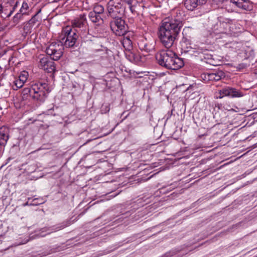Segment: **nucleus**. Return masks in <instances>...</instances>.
Masks as SVG:
<instances>
[{"label":"nucleus","instance_id":"nucleus-1","mask_svg":"<svg viewBox=\"0 0 257 257\" xmlns=\"http://www.w3.org/2000/svg\"><path fill=\"white\" fill-rule=\"evenodd\" d=\"M80 36V34L73 30L70 26H67L62 30L60 40L52 42L46 48L47 54L50 56L51 59L57 61L62 56L64 46L67 48L73 47Z\"/></svg>","mask_w":257,"mask_h":257},{"label":"nucleus","instance_id":"nucleus-2","mask_svg":"<svg viewBox=\"0 0 257 257\" xmlns=\"http://www.w3.org/2000/svg\"><path fill=\"white\" fill-rule=\"evenodd\" d=\"M183 26L181 15L166 18L161 22L158 37L162 44L166 48H171Z\"/></svg>","mask_w":257,"mask_h":257},{"label":"nucleus","instance_id":"nucleus-3","mask_svg":"<svg viewBox=\"0 0 257 257\" xmlns=\"http://www.w3.org/2000/svg\"><path fill=\"white\" fill-rule=\"evenodd\" d=\"M71 25V28L80 35L86 34L88 30L86 15L84 14H80L75 18L72 21Z\"/></svg>","mask_w":257,"mask_h":257},{"label":"nucleus","instance_id":"nucleus-4","mask_svg":"<svg viewBox=\"0 0 257 257\" xmlns=\"http://www.w3.org/2000/svg\"><path fill=\"white\" fill-rule=\"evenodd\" d=\"M110 27L111 31L117 36H124L128 32L127 25L121 18L112 20Z\"/></svg>","mask_w":257,"mask_h":257},{"label":"nucleus","instance_id":"nucleus-5","mask_svg":"<svg viewBox=\"0 0 257 257\" xmlns=\"http://www.w3.org/2000/svg\"><path fill=\"white\" fill-rule=\"evenodd\" d=\"M9 139V130L8 127L3 126L0 127V146L4 148Z\"/></svg>","mask_w":257,"mask_h":257},{"label":"nucleus","instance_id":"nucleus-6","mask_svg":"<svg viewBox=\"0 0 257 257\" xmlns=\"http://www.w3.org/2000/svg\"><path fill=\"white\" fill-rule=\"evenodd\" d=\"M230 2L244 10L250 11L252 9L251 3L248 0H230Z\"/></svg>","mask_w":257,"mask_h":257},{"label":"nucleus","instance_id":"nucleus-7","mask_svg":"<svg viewBox=\"0 0 257 257\" xmlns=\"http://www.w3.org/2000/svg\"><path fill=\"white\" fill-rule=\"evenodd\" d=\"M156 58L159 64H170L173 59L171 57L168 55L167 53L164 51L157 54Z\"/></svg>","mask_w":257,"mask_h":257},{"label":"nucleus","instance_id":"nucleus-8","mask_svg":"<svg viewBox=\"0 0 257 257\" xmlns=\"http://www.w3.org/2000/svg\"><path fill=\"white\" fill-rule=\"evenodd\" d=\"M66 226V225H59L58 226H53L46 228H43L41 231L37 234L39 237H44L47 234H50L51 232L60 230Z\"/></svg>","mask_w":257,"mask_h":257},{"label":"nucleus","instance_id":"nucleus-9","mask_svg":"<svg viewBox=\"0 0 257 257\" xmlns=\"http://www.w3.org/2000/svg\"><path fill=\"white\" fill-rule=\"evenodd\" d=\"M207 76L208 78H206V75L203 74L201 77L205 80L208 79V80L218 81L225 77V75L223 71L220 70L215 73L208 74Z\"/></svg>","mask_w":257,"mask_h":257},{"label":"nucleus","instance_id":"nucleus-10","mask_svg":"<svg viewBox=\"0 0 257 257\" xmlns=\"http://www.w3.org/2000/svg\"><path fill=\"white\" fill-rule=\"evenodd\" d=\"M107 10L109 16L112 18V20L121 18L120 12L116 6L109 5Z\"/></svg>","mask_w":257,"mask_h":257},{"label":"nucleus","instance_id":"nucleus-11","mask_svg":"<svg viewBox=\"0 0 257 257\" xmlns=\"http://www.w3.org/2000/svg\"><path fill=\"white\" fill-rule=\"evenodd\" d=\"M33 92L34 93V95L32 96L33 98L41 101L43 100L44 98L47 96L45 91L43 90H38L36 87V85L34 86L33 87Z\"/></svg>","mask_w":257,"mask_h":257},{"label":"nucleus","instance_id":"nucleus-12","mask_svg":"<svg viewBox=\"0 0 257 257\" xmlns=\"http://www.w3.org/2000/svg\"><path fill=\"white\" fill-rule=\"evenodd\" d=\"M97 52L98 53L97 55L100 56L101 59L103 60H108L111 56H112L111 51L105 47L97 50Z\"/></svg>","mask_w":257,"mask_h":257},{"label":"nucleus","instance_id":"nucleus-13","mask_svg":"<svg viewBox=\"0 0 257 257\" xmlns=\"http://www.w3.org/2000/svg\"><path fill=\"white\" fill-rule=\"evenodd\" d=\"M121 44L125 51L130 52L133 49L132 40L129 36L124 37L121 41Z\"/></svg>","mask_w":257,"mask_h":257},{"label":"nucleus","instance_id":"nucleus-14","mask_svg":"<svg viewBox=\"0 0 257 257\" xmlns=\"http://www.w3.org/2000/svg\"><path fill=\"white\" fill-rule=\"evenodd\" d=\"M192 49L191 40H182L181 43L182 53L191 52Z\"/></svg>","mask_w":257,"mask_h":257},{"label":"nucleus","instance_id":"nucleus-15","mask_svg":"<svg viewBox=\"0 0 257 257\" xmlns=\"http://www.w3.org/2000/svg\"><path fill=\"white\" fill-rule=\"evenodd\" d=\"M182 40H191L193 35V30L191 27H185L183 30Z\"/></svg>","mask_w":257,"mask_h":257},{"label":"nucleus","instance_id":"nucleus-16","mask_svg":"<svg viewBox=\"0 0 257 257\" xmlns=\"http://www.w3.org/2000/svg\"><path fill=\"white\" fill-rule=\"evenodd\" d=\"M89 18L90 20L93 23H98L99 24L103 21L102 19L99 14L95 13V12H90L89 13Z\"/></svg>","mask_w":257,"mask_h":257},{"label":"nucleus","instance_id":"nucleus-17","mask_svg":"<svg viewBox=\"0 0 257 257\" xmlns=\"http://www.w3.org/2000/svg\"><path fill=\"white\" fill-rule=\"evenodd\" d=\"M24 15L20 13H17L12 18L13 27L16 26L19 22L23 19Z\"/></svg>","mask_w":257,"mask_h":257},{"label":"nucleus","instance_id":"nucleus-18","mask_svg":"<svg viewBox=\"0 0 257 257\" xmlns=\"http://www.w3.org/2000/svg\"><path fill=\"white\" fill-rule=\"evenodd\" d=\"M33 92V88L31 89L30 88H24L22 92V99L25 100L28 99L29 95H31Z\"/></svg>","mask_w":257,"mask_h":257},{"label":"nucleus","instance_id":"nucleus-19","mask_svg":"<svg viewBox=\"0 0 257 257\" xmlns=\"http://www.w3.org/2000/svg\"><path fill=\"white\" fill-rule=\"evenodd\" d=\"M36 87L38 90H43V91H45L47 94H48L51 91L50 87L46 83H41L40 84V86H38V85H36Z\"/></svg>","mask_w":257,"mask_h":257},{"label":"nucleus","instance_id":"nucleus-20","mask_svg":"<svg viewBox=\"0 0 257 257\" xmlns=\"http://www.w3.org/2000/svg\"><path fill=\"white\" fill-rule=\"evenodd\" d=\"M41 69L47 73L53 74L56 70L55 65H40Z\"/></svg>","mask_w":257,"mask_h":257},{"label":"nucleus","instance_id":"nucleus-21","mask_svg":"<svg viewBox=\"0 0 257 257\" xmlns=\"http://www.w3.org/2000/svg\"><path fill=\"white\" fill-rule=\"evenodd\" d=\"M244 95L243 92L234 88H232L231 97H241Z\"/></svg>","mask_w":257,"mask_h":257},{"label":"nucleus","instance_id":"nucleus-22","mask_svg":"<svg viewBox=\"0 0 257 257\" xmlns=\"http://www.w3.org/2000/svg\"><path fill=\"white\" fill-rule=\"evenodd\" d=\"M218 96H216L217 98H222L224 96H227V87L223 88L218 91Z\"/></svg>","mask_w":257,"mask_h":257},{"label":"nucleus","instance_id":"nucleus-23","mask_svg":"<svg viewBox=\"0 0 257 257\" xmlns=\"http://www.w3.org/2000/svg\"><path fill=\"white\" fill-rule=\"evenodd\" d=\"M173 58L172 61L171 62H172V64H184V62L183 61L182 58H180L178 57L175 54H174V57H172Z\"/></svg>","mask_w":257,"mask_h":257},{"label":"nucleus","instance_id":"nucleus-24","mask_svg":"<svg viewBox=\"0 0 257 257\" xmlns=\"http://www.w3.org/2000/svg\"><path fill=\"white\" fill-rule=\"evenodd\" d=\"M28 9L29 6L28 4L27 3L24 2L19 13L22 14L24 15H28V14L27 13V11Z\"/></svg>","mask_w":257,"mask_h":257},{"label":"nucleus","instance_id":"nucleus-25","mask_svg":"<svg viewBox=\"0 0 257 257\" xmlns=\"http://www.w3.org/2000/svg\"><path fill=\"white\" fill-rule=\"evenodd\" d=\"M104 11V8L101 5H97L94 8V10L93 11H91V12H95V13H96L97 14H102Z\"/></svg>","mask_w":257,"mask_h":257},{"label":"nucleus","instance_id":"nucleus-26","mask_svg":"<svg viewBox=\"0 0 257 257\" xmlns=\"http://www.w3.org/2000/svg\"><path fill=\"white\" fill-rule=\"evenodd\" d=\"M184 6L189 11H193V1L192 0H186L184 2Z\"/></svg>","mask_w":257,"mask_h":257},{"label":"nucleus","instance_id":"nucleus-27","mask_svg":"<svg viewBox=\"0 0 257 257\" xmlns=\"http://www.w3.org/2000/svg\"><path fill=\"white\" fill-rule=\"evenodd\" d=\"M28 76H29V74L27 71H23L21 72V73L19 76V78L22 79L23 81H24V82H26L28 79Z\"/></svg>","mask_w":257,"mask_h":257},{"label":"nucleus","instance_id":"nucleus-28","mask_svg":"<svg viewBox=\"0 0 257 257\" xmlns=\"http://www.w3.org/2000/svg\"><path fill=\"white\" fill-rule=\"evenodd\" d=\"M40 12V11H39L36 14L33 16L32 18L28 21V24L30 25L31 26H34L38 21L37 16Z\"/></svg>","mask_w":257,"mask_h":257},{"label":"nucleus","instance_id":"nucleus-29","mask_svg":"<svg viewBox=\"0 0 257 257\" xmlns=\"http://www.w3.org/2000/svg\"><path fill=\"white\" fill-rule=\"evenodd\" d=\"M25 83V82H24V81H23L22 79H20L19 78L18 79H17V80H15V81H14V84H15V86L17 87V88H21L23 86V85Z\"/></svg>","mask_w":257,"mask_h":257},{"label":"nucleus","instance_id":"nucleus-30","mask_svg":"<svg viewBox=\"0 0 257 257\" xmlns=\"http://www.w3.org/2000/svg\"><path fill=\"white\" fill-rule=\"evenodd\" d=\"M167 69L172 70H178L182 68L184 65H164Z\"/></svg>","mask_w":257,"mask_h":257},{"label":"nucleus","instance_id":"nucleus-31","mask_svg":"<svg viewBox=\"0 0 257 257\" xmlns=\"http://www.w3.org/2000/svg\"><path fill=\"white\" fill-rule=\"evenodd\" d=\"M125 55L126 57L131 62L133 63L135 61V59L134 58V55L133 53L131 52V51H130V52H127V53H125Z\"/></svg>","mask_w":257,"mask_h":257},{"label":"nucleus","instance_id":"nucleus-32","mask_svg":"<svg viewBox=\"0 0 257 257\" xmlns=\"http://www.w3.org/2000/svg\"><path fill=\"white\" fill-rule=\"evenodd\" d=\"M43 199H42L35 198L33 200L32 203L30 204L32 205H38L43 203Z\"/></svg>","mask_w":257,"mask_h":257},{"label":"nucleus","instance_id":"nucleus-33","mask_svg":"<svg viewBox=\"0 0 257 257\" xmlns=\"http://www.w3.org/2000/svg\"><path fill=\"white\" fill-rule=\"evenodd\" d=\"M207 0H194V8L196 6H202L205 4Z\"/></svg>","mask_w":257,"mask_h":257},{"label":"nucleus","instance_id":"nucleus-34","mask_svg":"<svg viewBox=\"0 0 257 257\" xmlns=\"http://www.w3.org/2000/svg\"><path fill=\"white\" fill-rule=\"evenodd\" d=\"M144 49L147 52H150L154 49V46L149 44H145L144 45Z\"/></svg>","mask_w":257,"mask_h":257},{"label":"nucleus","instance_id":"nucleus-35","mask_svg":"<svg viewBox=\"0 0 257 257\" xmlns=\"http://www.w3.org/2000/svg\"><path fill=\"white\" fill-rule=\"evenodd\" d=\"M18 4V2H17L16 3L15 5L14 6L13 8H12V10H11V11L10 12L9 14L7 16L6 18H9L12 16V15L13 14L14 12L15 11L16 8L17 7Z\"/></svg>","mask_w":257,"mask_h":257},{"label":"nucleus","instance_id":"nucleus-36","mask_svg":"<svg viewBox=\"0 0 257 257\" xmlns=\"http://www.w3.org/2000/svg\"><path fill=\"white\" fill-rule=\"evenodd\" d=\"M28 172H33L36 170V167L35 165H31L28 166V168L26 169Z\"/></svg>","mask_w":257,"mask_h":257},{"label":"nucleus","instance_id":"nucleus-37","mask_svg":"<svg viewBox=\"0 0 257 257\" xmlns=\"http://www.w3.org/2000/svg\"><path fill=\"white\" fill-rule=\"evenodd\" d=\"M40 62H41V64H44V65L48 64V58H45V57L41 58Z\"/></svg>","mask_w":257,"mask_h":257},{"label":"nucleus","instance_id":"nucleus-38","mask_svg":"<svg viewBox=\"0 0 257 257\" xmlns=\"http://www.w3.org/2000/svg\"><path fill=\"white\" fill-rule=\"evenodd\" d=\"M176 254V252L175 251H172V252H167L166 253V254H165V255L167 256V257H171V256H173L174 255H175Z\"/></svg>","mask_w":257,"mask_h":257},{"label":"nucleus","instance_id":"nucleus-39","mask_svg":"<svg viewBox=\"0 0 257 257\" xmlns=\"http://www.w3.org/2000/svg\"><path fill=\"white\" fill-rule=\"evenodd\" d=\"M232 87H227V96L231 97V90Z\"/></svg>","mask_w":257,"mask_h":257},{"label":"nucleus","instance_id":"nucleus-40","mask_svg":"<svg viewBox=\"0 0 257 257\" xmlns=\"http://www.w3.org/2000/svg\"><path fill=\"white\" fill-rule=\"evenodd\" d=\"M172 111H173V109L170 112L169 111L168 112V113L166 115L167 119H168L171 116V115L172 114Z\"/></svg>","mask_w":257,"mask_h":257},{"label":"nucleus","instance_id":"nucleus-41","mask_svg":"<svg viewBox=\"0 0 257 257\" xmlns=\"http://www.w3.org/2000/svg\"><path fill=\"white\" fill-rule=\"evenodd\" d=\"M125 1L126 3L130 6V9L132 10V7L131 5L133 4L134 0H125Z\"/></svg>","mask_w":257,"mask_h":257},{"label":"nucleus","instance_id":"nucleus-42","mask_svg":"<svg viewBox=\"0 0 257 257\" xmlns=\"http://www.w3.org/2000/svg\"><path fill=\"white\" fill-rule=\"evenodd\" d=\"M245 65H237V66L236 67V68L240 71L241 70L244 69L245 68Z\"/></svg>","mask_w":257,"mask_h":257},{"label":"nucleus","instance_id":"nucleus-43","mask_svg":"<svg viewBox=\"0 0 257 257\" xmlns=\"http://www.w3.org/2000/svg\"><path fill=\"white\" fill-rule=\"evenodd\" d=\"M3 12V7L2 5L0 4V14Z\"/></svg>","mask_w":257,"mask_h":257},{"label":"nucleus","instance_id":"nucleus-44","mask_svg":"<svg viewBox=\"0 0 257 257\" xmlns=\"http://www.w3.org/2000/svg\"><path fill=\"white\" fill-rule=\"evenodd\" d=\"M31 199L30 198H28V201H29ZM29 205V201H27L25 204V206L26 205Z\"/></svg>","mask_w":257,"mask_h":257},{"label":"nucleus","instance_id":"nucleus-45","mask_svg":"<svg viewBox=\"0 0 257 257\" xmlns=\"http://www.w3.org/2000/svg\"><path fill=\"white\" fill-rule=\"evenodd\" d=\"M136 72L137 74H142V73H144V72H143V71H138V72Z\"/></svg>","mask_w":257,"mask_h":257},{"label":"nucleus","instance_id":"nucleus-46","mask_svg":"<svg viewBox=\"0 0 257 257\" xmlns=\"http://www.w3.org/2000/svg\"><path fill=\"white\" fill-rule=\"evenodd\" d=\"M13 59V57H12V59H10L9 60V63H10L11 62V61H12V60Z\"/></svg>","mask_w":257,"mask_h":257},{"label":"nucleus","instance_id":"nucleus-47","mask_svg":"<svg viewBox=\"0 0 257 257\" xmlns=\"http://www.w3.org/2000/svg\"><path fill=\"white\" fill-rule=\"evenodd\" d=\"M20 64V62H18V63H17V64Z\"/></svg>","mask_w":257,"mask_h":257}]
</instances>
